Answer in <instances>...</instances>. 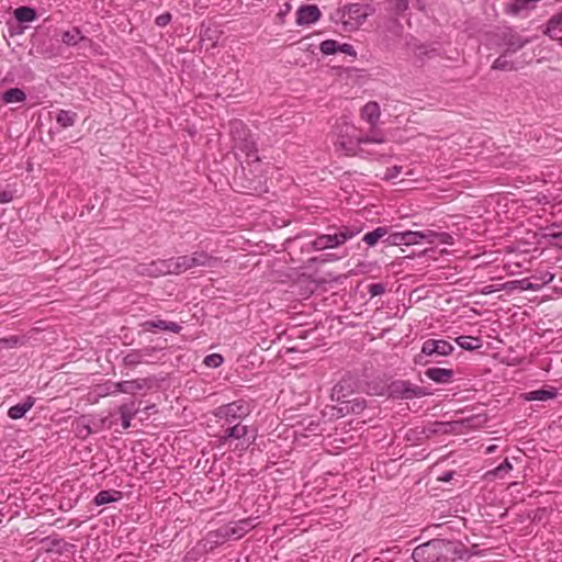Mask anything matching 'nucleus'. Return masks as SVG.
<instances>
[{"label":"nucleus","mask_w":562,"mask_h":562,"mask_svg":"<svg viewBox=\"0 0 562 562\" xmlns=\"http://www.w3.org/2000/svg\"><path fill=\"white\" fill-rule=\"evenodd\" d=\"M339 43L334 40H326L321 43V52L325 55L338 53Z\"/></svg>","instance_id":"c9c22d12"},{"label":"nucleus","mask_w":562,"mask_h":562,"mask_svg":"<svg viewBox=\"0 0 562 562\" xmlns=\"http://www.w3.org/2000/svg\"><path fill=\"white\" fill-rule=\"evenodd\" d=\"M380 116V105L375 101L366 103L361 109V119L369 123L371 127H375L378 125Z\"/></svg>","instance_id":"f8f14e48"},{"label":"nucleus","mask_w":562,"mask_h":562,"mask_svg":"<svg viewBox=\"0 0 562 562\" xmlns=\"http://www.w3.org/2000/svg\"><path fill=\"white\" fill-rule=\"evenodd\" d=\"M122 493L119 491H101L94 497V504L98 506L116 502L121 498Z\"/></svg>","instance_id":"5701e85b"},{"label":"nucleus","mask_w":562,"mask_h":562,"mask_svg":"<svg viewBox=\"0 0 562 562\" xmlns=\"http://www.w3.org/2000/svg\"><path fill=\"white\" fill-rule=\"evenodd\" d=\"M61 42L67 46H76L81 42L90 41L81 34V31L78 27H72L61 33Z\"/></svg>","instance_id":"6ab92c4d"},{"label":"nucleus","mask_w":562,"mask_h":562,"mask_svg":"<svg viewBox=\"0 0 562 562\" xmlns=\"http://www.w3.org/2000/svg\"><path fill=\"white\" fill-rule=\"evenodd\" d=\"M430 393L422 386L414 385L408 381H396L390 386V395L393 398L412 400L415 397H424Z\"/></svg>","instance_id":"39448f33"},{"label":"nucleus","mask_w":562,"mask_h":562,"mask_svg":"<svg viewBox=\"0 0 562 562\" xmlns=\"http://www.w3.org/2000/svg\"><path fill=\"white\" fill-rule=\"evenodd\" d=\"M385 235H387V228L380 226L374 231L367 233L362 240L369 246H374Z\"/></svg>","instance_id":"c85d7f7f"},{"label":"nucleus","mask_w":562,"mask_h":562,"mask_svg":"<svg viewBox=\"0 0 562 562\" xmlns=\"http://www.w3.org/2000/svg\"><path fill=\"white\" fill-rule=\"evenodd\" d=\"M229 132L234 140L235 149L244 153L248 159H252L254 161L259 160L257 156L256 142L241 121H232L229 123Z\"/></svg>","instance_id":"f257e3e1"},{"label":"nucleus","mask_w":562,"mask_h":562,"mask_svg":"<svg viewBox=\"0 0 562 562\" xmlns=\"http://www.w3.org/2000/svg\"><path fill=\"white\" fill-rule=\"evenodd\" d=\"M493 69L496 70H513L514 63L506 58V54L499 56L492 65Z\"/></svg>","instance_id":"72a5a7b5"},{"label":"nucleus","mask_w":562,"mask_h":562,"mask_svg":"<svg viewBox=\"0 0 562 562\" xmlns=\"http://www.w3.org/2000/svg\"><path fill=\"white\" fill-rule=\"evenodd\" d=\"M13 194L10 191H2L0 192V203H9L12 201Z\"/></svg>","instance_id":"864d4df0"},{"label":"nucleus","mask_w":562,"mask_h":562,"mask_svg":"<svg viewBox=\"0 0 562 562\" xmlns=\"http://www.w3.org/2000/svg\"><path fill=\"white\" fill-rule=\"evenodd\" d=\"M189 256L191 259L192 268H213L216 267L220 262V259L217 257H214L204 250L194 251Z\"/></svg>","instance_id":"9b49d317"},{"label":"nucleus","mask_w":562,"mask_h":562,"mask_svg":"<svg viewBox=\"0 0 562 562\" xmlns=\"http://www.w3.org/2000/svg\"><path fill=\"white\" fill-rule=\"evenodd\" d=\"M25 98L24 91L19 88H11L2 94V100L5 103L23 102Z\"/></svg>","instance_id":"c756f323"},{"label":"nucleus","mask_w":562,"mask_h":562,"mask_svg":"<svg viewBox=\"0 0 562 562\" xmlns=\"http://www.w3.org/2000/svg\"><path fill=\"white\" fill-rule=\"evenodd\" d=\"M171 20V15L169 13L160 14L156 18V24L158 26H166Z\"/></svg>","instance_id":"de8ad7c7"},{"label":"nucleus","mask_w":562,"mask_h":562,"mask_svg":"<svg viewBox=\"0 0 562 562\" xmlns=\"http://www.w3.org/2000/svg\"><path fill=\"white\" fill-rule=\"evenodd\" d=\"M494 450H495V446H491V447H488V448H487V450H486V451H487V453H491V452H493Z\"/></svg>","instance_id":"6e6d98bb"},{"label":"nucleus","mask_w":562,"mask_h":562,"mask_svg":"<svg viewBox=\"0 0 562 562\" xmlns=\"http://www.w3.org/2000/svg\"><path fill=\"white\" fill-rule=\"evenodd\" d=\"M338 52L350 55V56H356V52H355L352 45H350V44H339Z\"/></svg>","instance_id":"09e8293b"},{"label":"nucleus","mask_w":562,"mask_h":562,"mask_svg":"<svg viewBox=\"0 0 562 562\" xmlns=\"http://www.w3.org/2000/svg\"><path fill=\"white\" fill-rule=\"evenodd\" d=\"M385 241L394 246L404 245V232L389 234Z\"/></svg>","instance_id":"a19ab883"},{"label":"nucleus","mask_w":562,"mask_h":562,"mask_svg":"<svg viewBox=\"0 0 562 562\" xmlns=\"http://www.w3.org/2000/svg\"><path fill=\"white\" fill-rule=\"evenodd\" d=\"M338 235H321L312 241L314 250H324L328 248H335L340 246Z\"/></svg>","instance_id":"f3484780"},{"label":"nucleus","mask_w":562,"mask_h":562,"mask_svg":"<svg viewBox=\"0 0 562 562\" xmlns=\"http://www.w3.org/2000/svg\"><path fill=\"white\" fill-rule=\"evenodd\" d=\"M257 518H245L238 520L236 522H232L223 526L214 533H211V537H215V542H224L228 539H240L244 535H246L249 530L254 529L257 525Z\"/></svg>","instance_id":"f03ea898"},{"label":"nucleus","mask_w":562,"mask_h":562,"mask_svg":"<svg viewBox=\"0 0 562 562\" xmlns=\"http://www.w3.org/2000/svg\"><path fill=\"white\" fill-rule=\"evenodd\" d=\"M561 293H562V288H561Z\"/></svg>","instance_id":"052dcab7"},{"label":"nucleus","mask_w":562,"mask_h":562,"mask_svg":"<svg viewBox=\"0 0 562 562\" xmlns=\"http://www.w3.org/2000/svg\"><path fill=\"white\" fill-rule=\"evenodd\" d=\"M153 383L148 378L145 379H135L130 381H121L119 382V391L120 393L134 395L143 390H149Z\"/></svg>","instance_id":"1a4fd4ad"},{"label":"nucleus","mask_w":562,"mask_h":562,"mask_svg":"<svg viewBox=\"0 0 562 562\" xmlns=\"http://www.w3.org/2000/svg\"><path fill=\"white\" fill-rule=\"evenodd\" d=\"M449 477H450V474H449V475H446L445 481H448V480H449Z\"/></svg>","instance_id":"bf43d9fd"},{"label":"nucleus","mask_w":562,"mask_h":562,"mask_svg":"<svg viewBox=\"0 0 562 562\" xmlns=\"http://www.w3.org/2000/svg\"><path fill=\"white\" fill-rule=\"evenodd\" d=\"M346 14L349 20L355 21V23L359 25L366 21L370 12L368 7H363L359 3H352L346 8Z\"/></svg>","instance_id":"4468645a"},{"label":"nucleus","mask_w":562,"mask_h":562,"mask_svg":"<svg viewBox=\"0 0 562 562\" xmlns=\"http://www.w3.org/2000/svg\"><path fill=\"white\" fill-rule=\"evenodd\" d=\"M423 243L422 232L406 231L404 232V245H417Z\"/></svg>","instance_id":"f704fd0d"},{"label":"nucleus","mask_w":562,"mask_h":562,"mask_svg":"<svg viewBox=\"0 0 562 562\" xmlns=\"http://www.w3.org/2000/svg\"><path fill=\"white\" fill-rule=\"evenodd\" d=\"M422 235H423V241H426L428 244H435L438 241L439 233H437L435 231L427 229V231L422 232Z\"/></svg>","instance_id":"c03bdc74"},{"label":"nucleus","mask_w":562,"mask_h":562,"mask_svg":"<svg viewBox=\"0 0 562 562\" xmlns=\"http://www.w3.org/2000/svg\"><path fill=\"white\" fill-rule=\"evenodd\" d=\"M138 406L134 401L128 403H124L119 407V413L121 415L122 427L124 429H128L131 427V422L133 417L137 414Z\"/></svg>","instance_id":"2eb2a0df"},{"label":"nucleus","mask_w":562,"mask_h":562,"mask_svg":"<svg viewBox=\"0 0 562 562\" xmlns=\"http://www.w3.org/2000/svg\"><path fill=\"white\" fill-rule=\"evenodd\" d=\"M15 19L21 23L32 22L36 19V12L30 7H20L14 11Z\"/></svg>","instance_id":"cd10ccee"},{"label":"nucleus","mask_w":562,"mask_h":562,"mask_svg":"<svg viewBox=\"0 0 562 562\" xmlns=\"http://www.w3.org/2000/svg\"><path fill=\"white\" fill-rule=\"evenodd\" d=\"M452 351V345L446 340L428 339L422 347V353L425 356H448Z\"/></svg>","instance_id":"6e6552de"},{"label":"nucleus","mask_w":562,"mask_h":562,"mask_svg":"<svg viewBox=\"0 0 562 562\" xmlns=\"http://www.w3.org/2000/svg\"><path fill=\"white\" fill-rule=\"evenodd\" d=\"M35 404V398L27 396L22 403L13 405L8 411V416L11 419L22 418Z\"/></svg>","instance_id":"dca6fc26"},{"label":"nucleus","mask_w":562,"mask_h":562,"mask_svg":"<svg viewBox=\"0 0 562 562\" xmlns=\"http://www.w3.org/2000/svg\"><path fill=\"white\" fill-rule=\"evenodd\" d=\"M561 26H562V12L553 15L549 21H548V24H547V34L551 37V38H558V34L559 32H561Z\"/></svg>","instance_id":"a878e982"},{"label":"nucleus","mask_w":562,"mask_h":562,"mask_svg":"<svg viewBox=\"0 0 562 562\" xmlns=\"http://www.w3.org/2000/svg\"><path fill=\"white\" fill-rule=\"evenodd\" d=\"M513 469L512 463L508 460H505L493 471L487 472V475H494L497 477H503L506 473H508Z\"/></svg>","instance_id":"4c0bfd02"},{"label":"nucleus","mask_w":562,"mask_h":562,"mask_svg":"<svg viewBox=\"0 0 562 562\" xmlns=\"http://www.w3.org/2000/svg\"><path fill=\"white\" fill-rule=\"evenodd\" d=\"M557 390L554 387L541 389L527 393L526 400L528 401H547L557 396Z\"/></svg>","instance_id":"4be33fe9"},{"label":"nucleus","mask_w":562,"mask_h":562,"mask_svg":"<svg viewBox=\"0 0 562 562\" xmlns=\"http://www.w3.org/2000/svg\"><path fill=\"white\" fill-rule=\"evenodd\" d=\"M357 234L358 231L351 229L349 227H344L342 229L339 231V233H336L341 245L345 244L347 240L351 239Z\"/></svg>","instance_id":"ea45409f"},{"label":"nucleus","mask_w":562,"mask_h":562,"mask_svg":"<svg viewBox=\"0 0 562 562\" xmlns=\"http://www.w3.org/2000/svg\"><path fill=\"white\" fill-rule=\"evenodd\" d=\"M390 3L396 13H402L408 8V0H391Z\"/></svg>","instance_id":"37998d69"},{"label":"nucleus","mask_w":562,"mask_h":562,"mask_svg":"<svg viewBox=\"0 0 562 562\" xmlns=\"http://www.w3.org/2000/svg\"><path fill=\"white\" fill-rule=\"evenodd\" d=\"M402 167L394 166L386 170L384 179L390 180L396 178L401 173Z\"/></svg>","instance_id":"49530a36"},{"label":"nucleus","mask_w":562,"mask_h":562,"mask_svg":"<svg viewBox=\"0 0 562 562\" xmlns=\"http://www.w3.org/2000/svg\"><path fill=\"white\" fill-rule=\"evenodd\" d=\"M384 143L383 136L374 134L372 137H350L345 139L344 136L337 142V145L346 151L347 155L352 154H372L369 148L371 145H381Z\"/></svg>","instance_id":"7ed1b4c3"},{"label":"nucleus","mask_w":562,"mask_h":562,"mask_svg":"<svg viewBox=\"0 0 562 562\" xmlns=\"http://www.w3.org/2000/svg\"><path fill=\"white\" fill-rule=\"evenodd\" d=\"M437 243L452 245L453 244V238L448 233H439L438 241Z\"/></svg>","instance_id":"8fccbe9b"},{"label":"nucleus","mask_w":562,"mask_h":562,"mask_svg":"<svg viewBox=\"0 0 562 562\" xmlns=\"http://www.w3.org/2000/svg\"><path fill=\"white\" fill-rule=\"evenodd\" d=\"M160 349L156 347H145L143 349L131 350L124 358L123 362L126 367H136L142 363H155L159 360L158 353Z\"/></svg>","instance_id":"0eeeda50"},{"label":"nucleus","mask_w":562,"mask_h":562,"mask_svg":"<svg viewBox=\"0 0 562 562\" xmlns=\"http://www.w3.org/2000/svg\"><path fill=\"white\" fill-rule=\"evenodd\" d=\"M368 292L371 296H378L385 292V286L382 283H372L369 285Z\"/></svg>","instance_id":"a18cd8bd"},{"label":"nucleus","mask_w":562,"mask_h":562,"mask_svg":"<svg viewBox=\"0 0 562 562\" xmlns=\"http://www.w3.org/2000/svg\"><path fill=\"white\" fill-rule=\"evenodd\" d=\"M519 284H520V288L522 290H532V291H536L539 289V285L538 284H533L531 283L528 279H522L519 281Z\"/></svg>","instance_id":"3c124183"},{"label":"nucleus","mask_w":562,"mask_h":562,"mask_svg":"<svg viewBox=\"0 0 562 562\" xmlns=\"http://www.w3.org/2000/svg\"><path fill=\"white\" fill-rule=\"evenodd\" d=\"M351 383L348 380H342L333 387L331 397L336 401H341L351 392Z\"/></svg>","instance_id":"393cba45"},{"label":"nucleus","mask_w":562,"mask_h":562,"mask_svg":"<svg viewBox=\"0 0 562 562\" xmlns=\"http://www.w3.org/2000/svg\"><path fill=\"white\" fill-rule=\"evenodd\" d=\"M549 236L553 239L555 246L562 248V223L553 224L550 228Z\"/></svg>","instance_id":"e433bc0d"},{"label":"nucleus","mask_w":562,"mask_h":562,"mask_svg":"<svg viewBox=\"0 0 562 562\" xmlns=\"http://www.w3.org/2000/svg\"><path fill=\"white\" fill-rule=\"evenodd\" d=\"M321 16V11L316 5H303L296 12V23L299 25H308L315 23Z\"/></svg>","instance_id":"9d476101"},{"label":"nucleus","mask_w":562,"mask_h":562,"mask_svg":"<svg viewBox=\"0 0 562 562\" xmlns=\"http://www.w3.org/2000/svg\"><path fill=\"white\" fill-rule=\"evenodd\" d=\"M512 47H509L506 53H515L516 50L520 49L524 46V42L518 43L517 45L512 44Z\"/></svg>","instance_id":"5fc2aeb1"},{"label":"nucleus","mask_w":562,"mask_h":562,"mask_svg":"<svg viewBox=\"0 0 562 562\" xmlns=\"http://www.w3.org/2000/svg\"><path fill=\"white\" fill-rule=\"evenodd\" d=\"M171 265L173 274H180L182 272L193 269L189 255L171 258Z\"/></svg>","instance_id":"412c9836"},{"label":"nucleus","mask_w":562,"mask_h":562,"mask_svg":"<svg viewBox=\"0 0 562 562\" xmlns=\"http://www.w3.org/2000/svg\"><path fill=\"white\" fill-rule=\"evenodd\" d=\"M248 435V427L245 425L236 424L227 427L223 435H221L220 442L226 445L231 439H245Z\"/></svg>","instance_id":"ddd939ff"},{"label":"nucleus","mask_w":562,"mask_h":562,"mask_svg":"<svg viewBox=\"0 0 562 562\" xmlns=\"http://www.w3.org/2000/svg\"><path fill=\"white\" fill-rule=\"evenodd\" d=\"M136 271L138 274L148 276V277H159L158 272V262L157 260L151 261L149 263H140L137 266Z\"/></svg>","instance_id":"7c9ffc66"},{"label":"nucleus","mask_w":562,"mask_h":562,"mask_svg":"<svg viewBox=\"0 0 562 562\" xmlns=\"http://www.w3.org/2000/svg\"><path fill=\"white\" fill-rule=\"evenodd\" d=\"M250 413V407L245 401H235L216 408L215 416L224 419L227 424H232L238 419H243Z\"/></svg>","instance_id":"20e7f679"},{"label":"nucleus","mask_w":562,"mask_h":562,"mask_svg":"<svg viewBox=\"0 0 562 562\" xmlns=\"http://www.w3.org/2000/svg\"><path fill=\"white\" fill-rule=\"evenodd\" d=\"M157 262H158V272L160 273V276L172 273L171 258L158 259Z\"/></svg>","instance_id":"58836bf2"},{"label":"nucleus","mask_w":562,"mask_h":562,"mask_svg":"<svg viewBox=\"0 0 562 562\" xmlns=\"http://www.w3.org/2000/svg\"><path fill=\"white\" fill-rule=\"evenodd\" d=\"M456 342L464 350H474L482 346L481 339L472 336H460Z\"/></svg>","instance_id":"bb28decb"},{"label":"nucleus","mask_w":562,"mask_h":562,"mask_svg":"<svg viewBox=\"0 0 562 562\" xmlns=\"http://www.w3.org/2000/svg\"><path fill=\"white\" fill-rule=\"evenodd\" d=\"M351 412L352 413H361L364 408V402L360 400H355L351 403Z\"/></svg>","instance_id":"603ef678"},{"label":"nucleus","mask_w":562,"mask_h":562,"mask_svg":"<svg viewBox=\"0 0 562 562\" xmlns=\"http://www.w3.org/2000/svg\"><path fill=\"white\" fill-rule=\"evenodd\" d=\"M143 327L147 330L151 329H160V330H167L171 333H179L181 329V326L178 325L175 322H167V321H147L143 324Z\"/></svg>","instance_id":"aec40b11"},{"label":"nucleus","mask_w":562,"mask_h":562,"mask_svg":"<svg viewBox=\"0 0 562 562\" xmlns=\"http://www.w3.org/2000/svg\"><path fill=\"white\" fill-rule=\"evenodd\" d=\"M21 345H23V338L19 336L0 338V349H11Z\"/></svg>","instance_id":"473e14b6"},{"label":"nucleus","mask_w":562,"mask_h":562,"mask_svg":"<svg viewBox=\"0 0 562 562\" xmlns=\"http://www.w3.org/2000/svg\"><path fill=\"white\" fill-rule=\"evenodd\" d=\"M204 363L211 368H217L223 363V357L217 353L209 355L204 359Z\"/></svg>","instance_id":"79ce46f5"},{"label":"nucleus","mask_w":562,"mask_h":562,"mask_svg":"<svg viewBox=\"0 0 562 562\" xmlns=\"http://www.w3.org/2000/svg\"><path fill=\"white\" fill-rule=\"evenodd\" d=\"M349 130L355 131V127H353V126L346 125V133H347V134H348V131H349Z\"/></svg>","instance_id":"4d7b16f0"},{"label":"nucleus","mask_w":562,"mask_h":562,"mask_svg":"<svg viewBox=\"0 0 562 562\" xmlns=\"http://www.w3.org/2000/svg\"><path fill=\"white\" fill-rule=\"evenodd\" d=\"M425 375L437 383H447L451 380L453 371L445 368H428L425 371Z\"/></svg>","instance_id":"a211bd4d"},{"label":"nucleus","mask_w":562,"mask_h":562,"mask_svg":"<svg viewBox=\"0 0 562 562\" xmlns=\"http://www.w3.org/2000/svg\"><path fill=\"white\" fill-rule=\"evenodd\" d=\"M558 41H560L561 45H562V37H559L557 38Z\"/></svg>","instance_id":"13d9d810"},{"label":"nucleus","mask_w":562,"mask_h":562,"mask_svg":"<svg viewBox=\"0 0 562 562\" xmlns=\"http://www.w3.org/2000/svg\"><path fill=\"white\" fill-rule=\"evenodd\" d=\"M77 114L67 110H59L56 114V122L63 128L70 127L75 124Z\"/></svg>","instance_id":"b1692460"},{"label":"nucleus","mask_w":562,"mask_h":562,"mask_svg":"<svg viewBox=\"0 0 562 562\" xmlns=\"http://www.w3.org/2000/svg\"><path fill=\"white\" fill-rule=\"evenodd\" d=\"M117 386L119 382L106 381L105 383L98 385L97 392L99 396L116 395L120 393Z\"/></svg>","instance_id":"2f4dec72"},{"label":"nucleus","mask_w":562,"mask_h":562,"mask_svg":"<svg viewBox=\"0 0 562 562\" xmlns=\"http://www.w3.org/2000/svg\"><path fill=\"white\" fill-rule=\"evenodd\" d=\"M443 541L435 539L416 547L412 553L415 562H436L441 554Z\"/></svg>","instance_id":"423d86ee"}]
</instances>
